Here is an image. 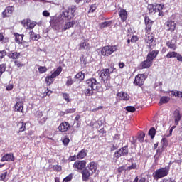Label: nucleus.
<instances>
[{
  "label": "nucleus",
  "mask_w": 182,
  "mask_h": 182,
  "mask_svg": "<svg viewBox=\"0 0 182 182\" xmlns=\"http://www.w3.org/2000/svg\"><path fill=\"white\" fill-rule=\"evenodd\" d=\"M97 85L99 82L95 80V78H90L86 80V88L84 90L85 96H92L93 90H97Z\"/></svg>",
  "instance_id": "nucleus-1"
},
{
  "label": "nucleus",
  "mask_w": 182,
  "mask_h": 182,
  "mask_svg": "<svg viewBox=\"0 0 182 182\" xmlns=\"http://www.w3.org/2000/svg\"><path fill=\"white\" fill-rule=\"evenodd\" d=\"M111 73H113V71L110 72V70L108 68H104L100 72V77L105 85V87H110Z\"/></svg>",
  "instance_id": "nucleus-2"
},
{
  "label": "nucleus",
  "mask_w": 182,
  "mask_h": 182,
  "mask_svg": "<svg viewBox=\"0 0 182 182\" xmlns=\"http://www.w3.org/2000/svg\"><path fill=\"white\" fill-rule=\"evenodd\" d=\"M76 11H77V6L76 5H71L68 6L63 12V18L65 21H70L76 16Z\"/></svg>",
  "instance_id": "nucleus-3"
},
{
  "label": "nucleus",
  "mask_w": 182,
  "mask_h": 182,
  "mask_svg": "<svg viewBox=\"0 0 182 182\" xmlns=\"http://www.w3.org/2000/svg\"><path fill=\"white\" fill-rule=\"evenodd\" d=\"M168 173H170V168H161L153 173V178L154 180H160V178L167 177V176H168Z\"/></svg>",
  "instance_id": "nucleus-4"
},
{
  "label": "nucleus",
  "mask_w": 182,
  "mask_h": 182,
  "mask_svg": "<svg viewBox=\"0 0 182 182\" xmlns=\"http://www.w3.org/2000/svg\"><path fill=\"white\" fill-rule=\"evenodd\" d=\"M62 73V66H59L57 68L56 70H55L50 75H48L46 77V83L47 86H50V85L53 84L55 82V79L59 76Z\"/></svg>",
  "instance_id": "nucleus-5"
},
{
  "label": "nucleus",
  "mask_w": 182,
  "mask_h": 182,
  "mask_svg": "<svg viewBox=\"0 0 182 182\" xmlns=\"http://www.w3.org/2000/svg\"><path fill=\"white\" fill-rule=\"evenodd\" d=\"M117 50V46L108 45L102 48L100 53L102 56L107 58L111 55H113V53H114V52H116Z\"/></svg>",
  "instance_id": "nucleus-6"
},
{
  "label": "nucleus",
  "mask_w": 182,
  "mask_h": 182,
  "mask_svg": "<svg viewBox=\"0 0 182 182\" xmlns=\"http://www.w3.org/2000/svg\"><path fill=\"white\" fill-rule=\"evenodd\" d=\"M126 156H129V145L121 147L114 154V159H120V157H124Z\"/></svg>",
  "instance_id": "nucleus-7"
},
{
  "label": "nucleus",
  "mask_w": 182,
  "mask_h": 182,
  "mask_svg": "<svg viewBox=\"0 0 182 182\" xmlns=\"http://www.w3.org/2000/svg\"><path fill=\"white\" fill-rule=\"evenodd\" d=\"M164 8V5L161 4L156 3L155 4L148 5V11L149 14H156V12L163 11Z\"/></svg>",
  "instance_id": "nucleus-8"
},
{
  "label": "nucleus",
  "mask_w": 182,
  "mask_h": 182,
  "mask_svg": "<svg viewBox=\"0 0 182 182\" xmlns=\"http://www.w3.org/2000/svg\"><path fill=\"white\" fill-rule=\"evenodd\" d=\"M165 28H166V31L168 32H174L176 28H177V23L176 21H173L172 19H168L164 23Z\"/></svg>",
  "instance_id": "nucleus-9"
},
{
  "label": "nucleus",
  "mask_w": 182,
  "mask_h": 182,
  "mask_svg": "<svg viewBox=\"0 0 182 182\" xmlns=\"http://www.w3.org/2000/svg\"><path fill=\"white\" fill-rule=\"evenodd\" d=\"M86 164H87L86 161L77 160L73 164V167L75 168V170H77V171H82L85 170V168H86Z\"/></svg>",
  "instance_id": "nucleus-10"
},
{
  "label": "nucleus",
  "mask_w": 182,
  "mask_h": 182,
  "mask_svg": "<svg viewBox=\"0 0 182 182\" xmlns=\"http://www.w3.org/2000/svg\"><path fill=\"white\" fill-rule=\"evenodd\" d=\"M144 80H146V75L144 74H138L134 80V85L135 86H143L144 85Z\"/></svg>",
  "instance_id": "nucleus-11"
},
{
  "label": "nucleus",
  "mask_w": 182,
  "mask_h": 182,
  "mask_svg": "<svg viewBox=\"0 0 182 182\" xmlns=\"http://www.w3.org/2000/svg\"><path fill=\"white\" fill-rule=\"evenodd\" d=\"M144 23H145V32H151V28L154 21L150 19L149 16L144 17Z\"/></svg>",
  "instance_id": "nucleus-12"
},
{
  "label": "nucleus",
  "mask_w": 182,
  "mask_h": 182,
  "mask_svg": "<svg viewBox=\"0 0 182 182\" xmlns=\"http://www.w3.org/2000/svg\"><path fill=\"white\" fill-rule=\"evenodd\" d=\"M58 129L61 133H66V132H69V129H70V124L65 121L60 124Z\"/></svg>",
  "instance_id": "nucleus-13"
},
{
  "label": "nucleus",
  "mask_w": 182,
  "mask_h": 182,
  "mask_svg": "<svg viewBox=\"0 0 182 182\" xmlns=\"http://www.w3.org/2000/svg\"><path fill=\"white\" fill-rule=\"evenodd\" d=\"M82 174V181H89L90 176H93V174L87 169V168H84L81 171Z\"/></svg>",
  "instance_id": "nucleus-14"
},
{
  "label": "nucleus",
  "mask_w": 182,
  "mask_h": 182,
  "mask_svg": "<svg viewBox=\"0 0 182 182\" xmlns=\"http://www.w3.org/2000/svg\"><path fill=\"white\" fill-rule=\"evenodd\" d=\"M14 11H15V8L14 6H7L5 8L4 11L2 12L3 18H9V16H12L14 14Z\"/></svg>",
  "instance_id": "nucleus-15"
},
{
  "label": "nucleus",
  "mask_w": 182,
  "mask_h": 182,
  "mask_svg": "<svg viewBox=\"0 0 182 182\" xmlns=\"http://www.w3.org/2000/svg\"><path fill=\"white\" fill-rule=\"evenodd\" d=\"M166 58H168V59H170L171 58H176L177 60H178V62H182V55L180 53H178L176 51H170L168 52L166 55Z\"/></svg>",
  "instance_id": "nucleus-16"
},
{
  "label": "nucleus",
  "mask_w": 182,
  "mask_h": 182,
  "mask_svg": "<svg viewBox=\"0 0 182 182\" xmlns=\"http://www.w3.org/2000/svg\"><path fill=\"white\" fill-rule=\"evenodd\" d=\"M151 66H153V63L152 61H151V60L148 59L147 58L145 60L142 61L139 65V68H141V69H150Z\"/></svg>",
  "instance_id": "nucleus-17"
},
{
  "label": "nucleus",
  "mask_w": 182,
  "mask_h": 182,
  "mask_svg": "<svg viewBox=\"0 0 182 182\" xmlns=\"http://www.w3.org/2000/svg\"><path fill=\"white\" fill-rule=\"evenodd\" d=\"M86 168H87V170L92 174H95V173H96V170H97V163L91 161L87 164Z\"/></svg>",
  "instance_id": "nucleus-18"
},
{
  "label": "nucleus",
  "mask_w": 182,
  "mask_h": 182,
  "mask_svg": "<svg viewBox=\"0 0 182 182\" xmlns=\"http://www.w3.org/2000/svg\"><path fill=\"white\" fill-rule=\"evenodd\" d=\"M145 41L146 43H153L154 41V34L151 31H145Z\"/></svg>",
  "instance_id": "nucleus-19"
},
{
  "label": "nucleus",
  "mask_w": 182,
  "mask_h": 182,
  "mask_svg": "<svg viewBox=\"0 0 182 182\" xmlns=\"http://www.w3.org/2000/svg\"><path fill=\"white\" fill-rule=\"evenodd\" d=\"M1 161H15V156H14V153H9L4 154L1 157Z\"/></svg>",
  "instance_id": "nucleus-20"
},
{
  "label": "nucleus",
  "mask_w": 182,
  "mask_h": 182,
  "mask_svg": "<svg viewBox=\"0 0 182 182\" xmlns=\"http://www.w3.org/2000/svg\"><path fill=\"white\" fill-rule=\"evenodd\" d=\"M117 97L118 100H129L130 96L129 94L121 91L117 94Z\"/></svg>",
  "instance_id": "nucleus-21"
},
{
  "label": "nucleus",
  "mask_w": 182,
  "mask_h": 182,
  "mask_svg": "<svg viewBox=\"0 0 182 182\" xmlns=\"http://www.w3.org/2000/svg\"><path fill=\"white\" fill-rule=\"evenodd\" d=\"M181 113H180V110L176 109L173 112V118L176 126H178V123H180V120H181Z\"/></svg>",
  "instance_id": "nucleus-22"
},
{
  "label": "nucleus",
  "mask_w": 182,
  "mask_h": 182,
  "mask_svg": "<svg viewBox=\"0 0 182 182\" xmlns=\"http://www.w3.org/2000/svg\"><path fill=\"white\" fill-rule=\"evenodd\" d=\"M159 55V50H154L152 51H150L147 55H146V58H148L151 62L153 63V61L154 60V59H156V58H157V55Z\"/></svg>",
  "instance_id": "nucleus-23"
},
{
  "label": "nucleus",
  "mask_w": 182,
  "mask_h": 182,
  "mask_svg": "<svg viewBox=\"0 0 182 182\" xmlns=\"http://www.w3.org/2000/svg\"><path fill=\"white\" fill-rule=\"evenodd\" d=\"M14 41L16 43L21 45L22 41H23V38H25V34H19L18 33H14Z\"/></svg>",
  "instance_id": "nucleus-24"
},
{
  "label": "nucleus",
  "mask_w": 182,
  "mask_h": 182,
  "mask_svg": "<svg viewBox=\"0 0 182 182\" xmlns=\"http://www.w3.org/2000/svg\"><path fill=\"white\" fill-rule=\"evenodd\" d=\"M119 12V18L122 22H126L127 21V11L126 9H121Z\"/></svg>",
  "instance_id": "nucleus-25"
},
{
  "label": "nucleus",
  "mask_w": 182,
  "mask_h": 182,
  "mask_svg": "<svg viewBox=\"0 0 182 182\" xmlns=\"http://www.w3.org/2000/svg\"><path fill=\"white\" fill-rule=\"evenodd\" d=\"M14 110L23 113V102H17L14 105Z\"/></svg>",
  "instance_id": "nucleus-26"
},
{
  "label": "nucleus",
  "mask_w": 182,
  "mask_h": 182,
  "mask_svg": "<svg viewBox=\"0 0 182 182\" xmlns=\"http://www.w3.org/2000/svg\"><path fill=\"white\" fill-rule=\"evenodd\" d=\"M17 127L19 129L18 133L25 132L26 130V123L23 122V121L21 120L17 122Z\"/></svg>",
  "instance_id": "nucleus-27"
},
{
  "label": "nucleus",
  "mask_w": 182,
  "mask_h": 182,
  "mask_svg": "<svg viewBox=\"0 0 182 182\" xmlns=\"http://www.w3.org/2000/svg\"><path fill=\"white\" fill-rule=\"evenodd\" d=\"M166 45L167 48H168V49H171V50H176V49H177V44L174 43L173 40L168 41Z\"/></svg>",
  "instance_id": "nucleus-28"
},
{
  "label": "nucleus",
  "mask_w": 182,
  "mask_h": 182,
  "mask_svg": "<svg viewBox=\"0 0 182 182\" xmlns=\"http://www.w3.org/2000/svg\"><path fill=\"white\" fill-rule=\"evenodd\" d=\"M9 58L10 59H13L14 60H16L19 59V58H21V53H18L16 51H15V52H10L9 53Z\"/></svg>",
  "instance_id": "nucleus-29"
},
{
  "label": "nucleus",
  "mask_w": 182,
  "mask_h": 182,
  "mask_svg": "<svg viewBox=\"0 0 182 182\" xmlns=\"http://www.w3.org/2000/svg\"><path fill=\"white\" fill-rule=\"evenodd\" d=\"M86 156H87V150L83 149L77 154V159L78 160H82V159H85Z\"/></svg>",
  "instance_id": "nucleus-30"
},
{
  "label": "nucleus",
  "mask_w": 182,
  "mask_h": 182,
  "mask_svg": "<svg viewBox=\"0 0 182 182\" xmlns=\"http://www.w3.org/2000/svg\"><path fill=\"white\" fill-rule=\"evenodd\" d=\"M29 33H30V39H31V41H39V39H41V35L35 33L33 30L30 31Z\"/></svg>",
  "instance_id": "nucleus-31"
},
{
  "label": "nucleus",
  "mask_w": 182,
  "mask_h": 182,
  "mask_svg": "<svg viewBox=\"0 0 182 182\" xmlns=\"http://www.w3.org/2000/svg\"><path fill=\"white\" fill-rule=\"evenodd\" d=\"M166 149H164L163 146H159L158 147L156 152L155 154L154 158L155 159H159L160 156H161V154H163V152Z\"/></svg>",
  "instance_id": "nucleus-32"
},
{
  "label": "nucleus",
  "mask_w": 182,
  "mask_h": 182,
  "mask_svg": "<svg viewBox=\"0 0 182 182\" xmlns=\"http://www.w3.org/2000/svg\"><path fill=\"white\" fill-rule=\"evenodd\" d=\"M75 21L67 22L64 25L63 30L67 31V29H70V28H73V26H75Z\"/></svg>",
  "instance_id": "nucleus-33"
},
{
  "label": "nucleus",
  "mask_w": 182,
  "mask_h": 182,
  "mask_svg": "<svg viewBox=\"0 0 182 182\" xmlns=\"http://www.w3.org/2000/svg\"><path fill=\"white\" fill-rule=\"evenodd\" d=\"M168 102H170V97L167 96H163L161 97L159 105V106H161V105H166V103H168Z\"/></svg>",
  "instance_id": "nucleus-34"
},
{
  "label": "nucleus",
  "mask_w": 182,
  "mask_h": 182,
  "mask_svg": "<svg viewBox=\"0 0 182 182\" xmlns=\"http://www.w3.org/2000/svg\"><path fill=\"white\" fill-rule=\"evenodd\" d=\"M62 143L64 146H68L69 143H70V139H69V136L65 135L62 139Z\"/></svg>",
  "instance_id": "nucleus-35"
},
{
  "label": "nucleus",
  "mask_w": 182,
  "mask_h": 182,
  "mask_svg": "<svg viewBox=\"0 0 182 182\" xmlns=\"http://www.w3.org/2000/svg\"><path fill=\"white\" fill-rule=\"evenodd\" d=\"M112 25V21H105L99 24L100 29H103V28H107Z\"/></svg>",
  "instance_id": "nucleus-36"
},
{
  "label": "nucleus",
  "mask_w": 182,
  "mask_h": 182,
  "mask_svg": "<svg viewBox=\"0 0 182 182\" xmlns=\"http://www.w3.org/2000/svg\"><path fill=\"white\" fill-rule=\"evenodd\" d=\"M144 137H146V133L141 132L138 135V141L139 143H143L144 141Z\"/></svg>",
  "instance_id": "nucleus-37"
},
{
  "label": "nucleus",
  "mask_w": 182,
  "mask_h": 182,
  "mask_svg": "<svg viewBox=\"0 0 182 182\" xmlns=\"http://www.w3.org/2000/svg\"><path fill=\"white\" fill-rule=\"evenodd\" d=\"M75 79H78L79 80L82 81L85 80V73L82 72H79L75 76Z\"/></svg>",
  "instance_id": "nucleus-38"
},
{
  "label": "nucleus",
  "mask_w": 182,
  "mask_h": 182,
  "mask_svg": "<svg viewBox=\"0 0 182 182\" xmlns=\"http://www.w3.org/2000/svg\"><path fill=\"white\" fill-rule=\"evenodd\" d=\"M149 136H151V139H154V136H156V128L155 127H151L149 132H148Z\"/></svg>",
  "instance_id": "nucleus-39"
},
{
  "label": "nucleus",
  "mask_w": 182,
  "mask_h": 182,
  "mask_svg": "<svg viewBox=\"0 0 182 182\" xmlns=\"http://www.w3.org/2000/svg\"><path fill=\"white\" fill-rule=\"evenodd\" d=\"M73 83H75V81L73 80L72 77H70V76L67 77V81L65 82L66 86H68V87L72 86V85H73Z\"/></svg>",
  "instance_id": "nucleus-40"
},
{
  "label": "nucleus",
  "mask_w": 182,
  "mask_h": 182,
  "mask_svg": "<svg viewBox=\"0 0 182 182\" xmlns=\"http://www.w3.org/2000/svg\"><path fill=\"white\" fill-rule=\"evenodd\" d=\"M21 25H23V28H26L28 29V26L29 23H31V20L30 19H23V21H21Z\"/></svg>",
  "instance_id": "nucleus-41"
},
{
  "label": "nucleus",
  "mask_w": 182,
  "mask_h": 182,
  "mask_svg": "<svg viewBox=\"0 0 182 182\" xmlns=\"http://www.w3.org/2000/svg\"><path fill=\"white\" fill-rule=\"evenodd\" d=\"M5 70H6V64H0V77L4 75Z\"/></svg>",
  "instance_id": "nucleus-42"
},
{
  "label": "nucleus",
  "mask_w": 182,
  "mask_h": 182,
  "mask_svg": "<svg viewBox=\"0 0 182 182\" xmlns=\"http://www.w3.org/2000/svg\"><path fill=\"white\" fill-rule=\"evenodd\" d=\"M125 110L129 113H134V112H136V107L133 106H127L125 107Z\"/></svg>",
  "instance_id": "nucleus-43"
},
{
  "label": "nucleus",
  "mask_w": 182,
  "mask_h": 182,
  "mask_svg": "<svg viewBox=\"0 0 182 182\" xmlns=\"http://www.w3.org/2000/svg\"><path fill=\"white\" fill-rule=\"evenodd\" d=\"M162 145L161 146L164 149H166L168 146V141H167V139L163 138L161 139Z\"/></svg>",
  "instance_id": "nucleus-44"
},
{
  "label": "nucleus",
  "mask_w": 182,
  "mask_h": 182,
  "mask_svg": "<svg viewBox=\"0 0 182 182\" xmlns=\"http://www.w3.org/2000/svg\"><path fill=\"white\" fill-rule=\"evenodd\" d=\"M38 72L41 74L46 73V72H48V68H46V66H39L38 67Z\"/></svg>",
  "instance_id": "nucleus-45"
},
{
  "label": "nucleus",
  "mask_w": 182,
  "mask_h": 182,
  "mask_svg": "<svg viewBox=\"0 0 182 182\" xmlns=\"http://www.w3.org/2000/svg\"><path fill=\"white\" fill-rule=\"evenodd\" d=\"M36 25H37L36 21H30V23H28L27 29H33V28H35V26H36Z\"/></svg>",
  "instance_id": "nucleus-46"
},
{
  "label": "nucleus",
  "mask_w": 182,
  "mask_h": 182,
  "mask_svg": "<svg viewBox=\"0 0 182 182\" xmlns=\"http://www.w3.org/2000/svg\"><path fill=\"white\" fill-rule=\"evenodd\" d=\"M146 179L144 177H141L139 178V176H136L132 182H146Z\"/></svg>",
  "instance_id": "nucleus-47"
},
{
  "label": "nucleus",
  "mask_w": 182,
  "mask_h": 182,
  "mask_svg": "<svg viewBox=\"0 0 182 182\" xmlns=\"http://www.w3.org/2000/svg\"><path fill=\"white\" fill-rule=\"evenodd\" d=\"M73 178V174L70 173L68 176H66L63 180V182H69L72 181V179Z\"/></svg>",
  "instance_id": "nucleus-48"
},
{
  "label": "nucleus",
  "mask_w": 182,
  "mask_h": 182,
  "mask_svg": "<svg viewBox=\"0 0 182 182\" xmlns=\"http://www.w3.org/2000/svg\"><path fill=\"white\" fill-rule=\"evenodd\" d=\"M171 95L172 96H176V97H182V92H180V91H177L176 92L174 91H172Z\"/></svg>",
  "instance_id": "nucleus-49"
},
{
  "label": "nucleus",
  "mask_w": 182,
  "mask_h": 182,
  "mask_svg": "<svg viewBox=\"0 0 182 182\" xmlns=\"http://www.w3.org/2000/svg\"><path fill=\"white\" fill-rule=\"evenodd\" d=\"M95 9H97V4H92L90 6V9H89V11L88 12H95Z\"/></svg>",
  "instance_id": "nucleus-50"
},
{
  "label": "nucleus",
  "mask_w": 182,
  "mask_h": 182,
  "mask_svg": "<svg viewBox=\"0 0 182 182\" xmlns=\"http://www.w3.org/2000/svg\"><path fill=\"white\" fill-rule=\"evenodd\" d=\"M63 99L65 100V102H67V103H69V102H70V99L69 98V94L66 93V92H63L62 94Z\"/></svg>",
  "instance_id": "nucleus-51"
},
{
  "label": "nucleus",
  "mask_w": 182,
  "mask_h": 182,
  "mask_svg": "<svg viewBox=\"0 0 182 182\" xmlns=\"http://www.w3.org/2000/svg\"><path fill=\"white\" fill-rule=\"evenodd\" d=\"M53 170L54 171H57V173H58L59 171H62V166H59V165H53Z\"/></svg>",
  "instance_id": "nucleus-52"
},
{
  "label": "nucleus",
  "mask_w": 182,
  "mask_h": 182,
  "mask_svg": "<svg viewBox=\"0 0 182 182\" xmlns=\"http://www.w3.org/2000/svg\"><path fill=\"white\" fill-rule=\"evenodd\" d=\"M86 46H87V43L85 41H84V42L80 43L79 44V48L78 49H79V50H83L85 49V48H86Z\"/></svg>",
  "instance_id": "nucleus-53"
},
{
  "label": "nucleus",
  "mask_w": 182,
  "mask_h": 182,
  "mask_svg": "<svg viewBox=\"0 0 182 182\" xmlns=\"http://www.w3.org/2000/svg\"><path fill=\"white\" fill-rule=\"evenodd\" d=\"M19 45L23 46V48H29V46H31L29 41H23Z\"/></svg>",
  "instance_id": "nucleus-54"
},
{
  "label": "nucleus",
  "mask_w": 182,
  "mask_h": 182,
  "mask_svg": "<svg viewBox=\"0 0 182 182\" xmlns=\"http://www.w3.org/2000/svg\"><path fill=\"white\" fill-rule=\"evenodd\" d=\"M8 176V172L6 171L4 173H1L0 175V181H5V178H6V176Z\"/></svg>",
  "instance_id": "nucleus-55"
},
{
  "label": "nucleus",
  "mask_w": 182,
  "mask_h": 182,
  "mask_svg": "<svg viewBox=\"0 0 182 182\" xmlns=\"http://www.w3.org/2000/svg\"><path fill=\"white\" fill-rule=\"evenodd\" d=\"M139 41V36L134 35L131 38V42L132 43H136Z\"/></svg>",
  "instance_id": "nucleus-56"
},
{
  "label": "nucleus",
  "mask_w": 182,
  "mask_h": 182,
  "mask_svg": "<svg viewBox=\"0 0 182 182\" xmlns=\"http://www.w3.org/2000/svg\"><path fill=\"white\" fill-rule=\"evenodd\" d=\"M137 168V164L136 163L132 164L131 166H128L127 170H136Z\"/></svg>",
  "instance_id": "nucleus-57"
},
{
  "label": "nucleus",
  "mask_w": 182,
  "mask_h": 182,
  "mask_svg": "<svg viewBox=\"0 0 182 182\" xmlns=\"http://www.w3.org/2000/svg\"><path fill=\"white\" fill-rule=\"evenodd\" d=\"M6 55V50H0V59H4Z\"/></svg>",
  "instance_id": "nucleus-58"
},
{
  "label": "nucleus",
  "mask_w": 182,
  "mask_h": 182,
  "mask_svg": "<svg viewBox=\"0 0 182 182\" xmlns=\"http://www.w3.org/2000/svg\"><path fill=\"white\" fill-rule=\"evenodd\" d=\"M14 65L15 66H17V68H22L23 66V63L19 60H15Z\"/></svg>",
  "instance_id": "nucleus-59"
},
{
  "label": "nucleus",
  "mask_w": 182,
  "mask_h": 182,
  "mask_svg": "<svg viewBox=\"0 0 182 182\" xmlns=\"http://www.w3.org/2000/svg\"><path fill=\"white\" fill-rule=\"evenodd\" d=\"M75 112H76V108H70L65 110V113H67V114L75 113Z\"/></svg>",
  "instance_id": "nucleus-60"
},
{
  "label": "nucleus",
  "mask_w": 182,
  "mask_h": 182,
  "mask_svg": "<svg viewBox=\"0 0 182 182\" xmlns=\"http://www.w3.org/2000/svg\"><path fill=\"white\" fill-rule=\"evenodd\" d=\"M42 116H43V112L42 111L38 110L36 112V117H37V119H41Z\"/></svg>",
  "instance_id": "nucleus-61"
},
{
  "label": "nucleus",
  "mask_w": 182,
  "mask_h": 182,
  "mask_svg": "<svg viewBox=\"0 0 182 182\" xmlns=\"http://www.w3.org/2000/svg\"><path fill=\"white\" fill-rule=\"evenodd\" d=\"M68 160L69 161H76L77 160V155L70 156Z\"/></svg>",
  "instance_id": "nucleus-62"
},
{
  "label": "nucleus",
  "mask_w": 182,
  "mask_h": 182,
  "mask_svg": "<svg viewBox=\"0 0 182 182\" xmlns=\"http://www.w3.org/2000/svg\"><path fill=\"white\" fill-rule=\"evenodd\" d=\"M124 170H126V166H122L117 168L118 173H123Z\"/></svg>",
  "instance_id": "nucleus-63"
},
{
  "label": "nucleus",
  "mask_w": 182,
  "mask_h": 182,
  "mask_svg": "<svg viewBox=\"0 0 182 182\" xmlns=\"http://www.w3.org/2000/svg\"><path fill=\"white\" fill-rule=\"evenodd\" d=\"M162 182H174V181H173V178H164L162 180Z\"/></svg>",
  "instance_id": "nucleus-64"
}]
</instances>
